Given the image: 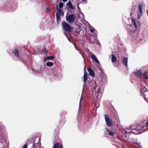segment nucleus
<instances>
[{
  "instance_id": "nucleus-27",
  "label": "nucleus",
  "mask_w": 148,
  "mask_h": 148,
  "mask_svg": "<svg viewBox=\"0 0 148 148\" xmlns=\"http://www.w3.org/2000/svg\"><path fill=\"white\" fill-rule=\"evenodd\" d=\"M133 21H134V26H135V27L136 28H137V25L136 22L135 21L133 20Z\"/></svg>"
},
{
  "instance_id": "nucleus-24",
  "label": "nucleus",
  "mask_w": 148,
  "mask_h": 148,
  "mask_svg": "<svg viewBox=\"0 0 148 148\" xmlns=\"http://www.w3.org/2000/svg\"><path fill=\"white\" fill-rule=\"evenodd\" d=\"M59 128H58L57 129H55L54 130V132L56 134H58L59 133Z\"/></svg>"
},
{
  "instance_id": "nucleus-8",
  "label": "nucleus",
  "mask_w": 148,
  "mask_h": 148,
  "mask_svg": "<svg viewBox=\"0 0 148 148\" xmlns=\"http://www.w3.org/2000/svg\"><path fill=\"white\" fill-rule=\"evenodd\" d=\"M35 140H34V144L32 146L33 148H39L40 144V139L38 138V142L37 143H35Z\"/></svg>"
},
{
  "instance_id": "nucleus-33",
  "label": "nucleus",
  "mask_w": 148,
  "mask_h": 148,
  "mask_svg": "<svg viewBox=\"0 0 148 148\" xmlns=\"http://www.w3.org/2000/svg\"><path fill=\"white\" fill-rule=\"evenodd\" d=\"M68 0H62V1L63 2H66Z\"/></svg>"
},
{
  "instance_id": "nucleus-12",
  "label": "nucleus",
  "mask_w": 148,
  "mask_h": 148,
  "mask_svg": "<svg viewBox=\"0 0 148 148\" xmlns=\"http://www.w3.org/2000/svg\"><path fill=\"white\" fill-rule=\"evenodd\" d=\"M53 148H62V145L59 143H56L54 144Z\"/></svg>"
},
{
  "instance_id": "nucleus-16",
  "label": "nucleus",
  "mask_w": 148,
  "mask_h": 148,
  "mask_svg": "<svg viewBox=\"0 0 148 148\" xmlns=\"http://www.w3.org/2000/svg\"><path fill=\"white\" fill-rule=\"evenodd\" d=\"M112 61L113 62H115L116 61V58L115 56L113 54L111 55Z\"/></svg>"
},
{
  "instance_id": "nucleus-25",
  "label": "nucleus",
  "mask_w": 148,
  "mask_h": 148,
  "mask_svg": "<svg viewBox=\"0 0 148 148\" xmlns=\"http://www.w3.org/2000/svg\"><path fill=\"white\" fill-rule=\"evenodd\" d=\"M43 50L46 53H48V51L46 49V47L45 46H44L43 47Z\"/></svg>"
},
{
  "instance_id": "nucleus-9",
  "label": "nucleus",
  "mask_w": 148,
  "mask_h": 148,
  "mask_svg": "<svg viewBox=\"0 0 148 148\" xmlns=\"http://www.w3.org/2000/svg\"><path fill=\"white\" fill-rule=\"evenodd\" d=\"M134 73L138 78H140L141 77L142 75V72L140 69L135 71H134Z\"/></svg>"
},
{
  "instance_id": "nucleus-11",
  "label": "nucleus",
  "mask_w": 148,
  "mask_h": 148,
  "mask_svg": "<svg viewBox=\"0 0 148 148\" xmlns=\"http://www.w3.org/2000/svg\"><path fill=\"white\" fill-rule=\"evenodd\" d=\"M87 70L89 73V74L92 77H93L95 75V74L93 70L91 68H89L87 69Z\"/></svg>"
},
{
  "instance_id": "nucleus-4",
  "label": "nucleus",
  "mask_w": 148,
  "mask_h": 148,
  "mask_svg": "<svg viewBox=\"0 0 148 148\" xmlns=\"http://www.w3.org/2000/svg\"><path fill=\"white\" fill-rule=\"evenodd\" d=\"M137 129L138 130H141L144 132L148 131V120L147 121L145 125L143 126L138 125H137Z\"/></svg>"
},
{
  "instance_id": "nucleus-20",
  "label": "nucleus",
  "mask_w": 148,
  "mask_h": 148,
  "mask_svg": "<svg viewBox=\"0 0 148 148\" xmlns=\"http://www.w3.org/2000/svg\"><path fill=\"white\" fill-rule=\"evenodd\" d=\"M53 63L52 62H48L46 63V65L48 67L51 66L53 65Z\"/></svg>"
},
{
  "instance_id": "nucleus-2",
  "label": "nucleus",
  "mask_w": 148,
  "mask_h": 148,
  "mask_svg": "<svg viewBox=\"0 0 148 148\" xmlns=\"http://www.w3.org/2000/svg\"><path fill=\"white\" fill-rule=\"evenodd\" d=\"M62 27L63 29L66 32H71L73 30V28L67 22L63 21L62 23Z\"/></svg>"
},
{
  "instance_id": "nucleus-31",
  "label": "nucleus",
  "mask_w": 148,
  "mask_h": 148,
  "mask_svg": "<svg viewBox=\"0 0 148 148\" xmlns=\"http://www.w3.org/2000/svg\"><path fill=\"white\" fill-rule=\"evenodd\" d=\"M27 145H26V144H25L23 145V148H27Z\"/></svg>"
},
{
  "instance_id": "nucleus-29",
  "label": "nucleus",
  "mask_w": 148,
  "mask_h": 148,
  "mask_svg": "<svg viewBox=\"0 0 148 148\" xmlns=\"http://www.w3.org/2000/svg\"><path fill=\"white\" fill-rule=\"evenodd\" d=\"M46 11L47 13H49V12L50 10L48 8H47L46 9Z\"/></svg>"
},
{
  "instance_id": "nucleus-23",
  "label": "nucleus",
  "mask_w": 148,
  "mask_h": 148,
  "mask_svg": "<svg viewBox=\"0 0 148 148\" xmlns=\"http://www.w3.org/2000/svg\"><path fill=\"white\" fill-rule=\"evenodd\" d=\"M60 9H62L63 7V3L62 2H60L58 5Z\"/></svg>"
},
{
  "instance_id": "nucleus-21",
  "label": "nucleus",
  "mask_w": 148,
  "mask_h": 148,
  "mask_svg": "<svg viewBox=\"0 0 148 148\" xmlns=\"http://www.w3.org/2000/svg\"><path fill=\"white\" fill-rule=\"evenodd\" d=\"M54 58V57L53 56H48L44 59V60L46 59L49 60H53Z\"/></svg>"
},
{
  "instance_id": "nucleus-1",
  "label": "nucleus",
  "mask_w": 148,
  "mask_h": 148,
  "mask_svg": "<svg viewBox=\"0 0 148 148\" xmlns=\"http://www.w3.org/2000/svg\"><path fill=\"white\" fill-rule=\"evenodd\" d=\"M56 8L57 11V12L56 13V20L57 23H59L61 21L60 16H64V13L61 9H59L58 6H57Z\"/></svg>"
},
{
  "instance_id": "nucleus-17",
  "label": "nucleus",
  "mask_w": 148,
  "mask_h": 148,
  "mask_svg": "<svg viewBox=\"0 0 148 148\" xmlns=\"http://www.w3.org/2000/svg\"><path fill=\"white\" fill-rule=\"evenodd\" d=\"M67 5L71 9L73 10L74 9V8L73 7L71 1H69L68 2Z\"/></svg>"
},
{
  "instance_id": "nucleus-5",
  "label": "nucleus",
  "mask_w": 148,
  "mask_h": 148,
  "mask_svg": "<svg viewBox=\"0 0 148 148\" xmlns=\"http://www.w3.org/2000/svg\"><path fill=\"white\" fill-rule=\"evenodd\" d=\"M75 16L74 14H72L68 15L66 17V19L67 21L70 23H73L74 21Z\"/></svg>"
},
{
  "instance_id": "nucleus-19",
  "label": "nucleus",
  "mask_w": 148,
  "mask_h": 148,
  "mask_svg": "<svg viewBox=\"0 0 148 148\" xmlns=\"http://www.w3.org/2000/svg\"><path fill=\"white\" fill-rule=\"evenodd\" d=\"M143 77L146 79H148V72H145L143 75Z\"/></svg>"
},
{
  "instance_id": "nucleus-6",
  "label": "nucleus",
  "mask_w": 148,
  "mask_h": 148,
  "mask_svg": "<svg viewBox=\"0 0 148 148\" xmlns=\"http://www.w3.org/2000/svg\"><path fill=\"white\" fill-rule=\"evenodd\" d=\"M104 116L105 121L108 126L109 127L111 126L112 125V120L110 119L109 117L106 114H105Z\"/></svg>"
},
{
  "instance_id": "nucleus-22",
  "label": "nucleus",
  "mask_w": 148,
  "mask_h": 148,
  "mask_svg": "<svg viewBox=\"0 0 148 148\" xmlns=\"http://www.w3.org/2000/svg\"><path fill=\"white\" fill-rule=\"evenodd\" d=\"M122 132L123 133H124L125 134H127L128 133H132L131 131H127L125 130H123L122 131Z\"/></svg>"
},
{
  "instance_id": "nucleus-15",
  "label": "nucleus",
  "mask_w": 148,
  "mask_h": 148,
  "mask_svg": "<svg viewBox=\"0 0 148 148\" xmlns=\"http://www.w3.org/2000/svg\"><path fill=\"white\" fill-rule=\"evenodd\" d=\"M13 53L16 57L18 58V57L19 56V52L18 49L16 48L13 51Z\"/></svg>"
},
{
  "instance_id": "nucleus-18",
  "label": "nucleus",
  "mask_w": 148,
  "mask_h": 148,
  "mask_svg": "<svg viewBox=\"0 0 148 148\" xmlns=\"http://www.w3.org/2000/svg\"><path fill=\"white\" fill-rule=\"evenodd\" d=\"M106 130L108 131L109 133L108 134L110 136H112L114 135V133L113 132H110L109 129L107 128H106Z\"/></svg>"
},
{
  "instance_id": "nucleus-32",
  "label": "nucleus",
  "mask_w": 148,
  "mask_h": 148,
  "mask_svg": "<svg viewBox=\"0 0 148 148\" xmlns=\"http://www.w3.org/2000/svg\"><path fill=\"white\" fill-rule=\"evenodd\" d=\"M83 1H84L86 3H87V0H82Z\"/></svg>"
},
{
  "instance_id": "nucleus-14",
  "label": "nucleus",
  "mask_w": 148,
  "mask_h": 148,
  "mask_svg": "<svg viewBox=\"0 0 148 148\" xmlns=\"http://www.w3.org/2000/svg\"><path fill=\"white\" fill-rule=\"evenodd\" d=\"M91 58H92L93 61H94L96 62L97 63H99V62L97 59L95 55L94 54H92L91 56Z\"/></svg>"
},
{
  "instance_id": "nucleus-10",
  "label": "nucleus",
  "mask_w": 148,
  "mask_h": 148,
  "mask_svg": "<svg viewBox=\"0 0 148 148\" xmlns=\"http://www.w3.org/2000/svg\"><path fill=\"white\" fill-rule=\"evenodd\" d=\"M122 62L124 65L126 67H127L128 58L126 57H123L121 59Z\"/></svg>"
},
{
  "instance_id": "nucleus-26",
  "label": "nucleus",
  "mask_w": 148,
  "mask_h": 148,
  "mask_svg": "<svg viewBox=\"0 0 148 148\" xmlns=\"http://www.w3.org/2000/svg\"><path fill=\"white\" fill-rule=\"evenodd\" d=\"M31 143H32L31 141L30 140H28L26 142V145H28Z\"/></svg>"
},
{
  "instance_id": "nucleus-7",
  "label": "nucleus",
  "mask_w": 148,
  "mask_h": 148,
  "mask_svg": "<svg viewBox=\"0 0 148 148\" xmlns=\"http://www.w3.org/2000/svg\"><path fill=\"white\" fill-rule=\"evenodd\" d=\"M143 7V4H140L138 6V9L139 11L137 14L138 18L139 19L142 14V8Z\"/></svg>"
},
{
  "instance_id": "nucleus-28",
  "label": "nucleus",
  "mask_w": 148,
  "mask_h": 148,
  "mask_svg": "<svg viewBox=\"0 0 148 148\" xmlns=\"http://www.w3.org/2000/svg\"><path fill=\"white\" fill-rule=\"evenodd\" d=\"M97 90H98L97 93L99 94V93H100V92H101L100 88H97Z\"/></svg>"
},
{
  "instance_id": "nucleus-3",
  "label": "nucleus",
  "mask_w": 148,
  "mask_h": 148,
  "mask_svg": "<svg viewBox=\"0 0 148 148\" xmlns=\"http://www.w3.org/2000/svg\"><path fill=\"white\" fill-rule=\"evenodd\" d=\"M141 91L143 95L145 100L148 102V90L145 87H142L141 88Z\"/></svg>"
},
{
  "instance_id": "nucleus-30",
  "label": "nucleus",
  "mask_w": 148,
  "mask_h": 148,
  "mask_svg": "<svg viewBox=\"0 0 148 148\" xmlns=\"http://www.w3.org/2000/svg\"><path fill=\"white\" fill-rule=\"evenodd\" d=\"M90 30L91 32H93L94 31L95 29H90Z\"/></svg>"
},
{
  "instance_id": "nucleus-13",
  "label": "nucleus",
  "mask_w": 148,
  "mask_h": 148,
  "mask_svg": "<svg viewBox=\"0 0 148 148\" xmlns=\"http://www.w3.org/2000/svg\"><path fill=\"white\" fill-rule=\"evenodd\" d=\"M88 76L87 75L85 71L84 72V75L83 76V80L84 84H85L86 82L88 79Z\"/></svg>"
},
{
  "instance_id": "nucleus-34",
  "label": "nucleus",
  "mask_w": 148,
  "mask_h": 148,
  "mask_svg": "<svg viewBox=\"0 0 148 148\" xmlns=\"http://www.w3.org/2000/svg\"><path fill=\"white\" fill-rule=\"evenodd\" d=\"M65 36H66V37H67V36L66 35V33H65Z\"/></svg>"
}]
</instances>
